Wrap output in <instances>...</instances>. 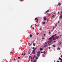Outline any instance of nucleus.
<instances>
[{
  "label": "nucleus",
  "instance_id": "f257e3e1",
  "mask_svg": "<svg viewBox=\"0 0 62 62\" xmlns=\"http://www.w3.org/2000/svg\"><path fill=\"white\" fill-rule=\"evenodd\" d=\"M59 38V36H56L55 37V38H54L53 39V40H56V39H58Z\"/></svg>",
  "mask_w": 62,
  "mask_h": 62
},
{
  "label": "nucleus",
  "instance_id": "f03ea898",
  "mask_svg": "<svg viewBox=\"0 0 62 62\" xmlns=\"http://www.w3.org/2000/svg\"><path fill=\"white\" fill-rule=\"evenodd\" d=\"M35 54V51H34L33 50L32 51V52L31 54Z\"/></svg>",
  "mask_w": 62,
  "mask_h": 62
},
{
  "label": "nucleus",
  "instance_id": "7ed1b4c3",
  "mask_svg": "<svg viewBox=\"0 0 62 62\" xmlns=\"http://www.w3.org/2000/svg\"><path fill=\"white\" fill-rule=\"evenodd\" d=\"M60 19H62V14H61L60 16Z\"/></svg>",
  "mask_w": 62,
  "mask_h": 62
},
{
  "label": "nucleus",
  "instance_id": "20e7f679",
  "mask_svg": "<svg viewBox=\"0 0 62 62\" xmlns=\"http://www.w3.org/2000/svg\"><path fill=\"white\" fill-rule=\"evenodd\" d=\"M52 41H53V40H51L48 41V44H49L50 43H51V42Z\"/></svg>",
  "mask_w": 62,
  "mask_h": 62
},
{
  "label": "nucleus",
  "instance_id": "39448f33",
  "mask_svg": "<svg viewBox=\"0 0 62 62\" xmlns=\"http://www.w3.org/2000/svg\"><path fill=\"white\" fill-rule=\"evenodd\" d=\"M36 55L37 56H38V57H39V54H37Z\"/></svg>",
  "mask_w": 62,
  "mask_h": 62
},
{
  "label": "nucleus",
  "instance_id": "423d86ee",
  "mask_svg": "<svg viewBox=\"0 0 62 62\" xmlns=\"http://www.w3.org/2000/svg\"><path fill=\"white\" fill-rule=\"evenodd\" d=\"M61 44H62V43L61 42H59L58 43L59 45H61Z\"/></svg>",
  "mask_w": 62,
  "mask_h": 62
},
{
  "label": "nucleus",
  "instance_id": "0eeeda50",
  "mask_svg": "<svg viewBox=\"0 0 62 62\" xmlns=\"http://www.w3.org/2000/svg\"><path fill=\"white\" fill-rule=\"evenodd\" d=\"M47 19V18L46 17H45L44 18V20L45 21Z\"/></svg>",
  "mask_w": 62,
  "mask_h": 62
},
{
  "label": "nucleus",
  "instance_id": "6e6552de",
  "mask_svg": "<svg viewBox=\"0 0 62 62\" xmlns=\"http://www.w3.org/2000/svg\"><path fill=\"white\" fill-rule=\"evenodd\" d=\"M36 49H37V48H35L33 50V51H35Z\"/></svg>",
  "mask_w": 62,
  "mask_h": 62
},
{
  "label": "nucleus",
  "instance_id": "1a4fd4ad",
  "mask_svg": "<svg viewBox=\"0 0 62 62\" xmlns=\"http://www.w3.org/2000/svg\"><path fill=\"white\" fill-rule=\"evenodd\" d=\"M42 24H45V22H43L42 23Z\"/></svg>",
  "mask_w": 62,
  "mask_h": 62
},
{
  "label": "nucleus",
  "instance_id": "9d476101",
  "mask_svg": "<svg viewBox=\"0 0 62 62\" xmlns=\"http://www.w3.org/2000/svg\"><path fill=\"white\" fill-rule=\"evenodd\" d=\"M61 5V4L59 3H58L57 5V6H60Z\"/></svg>",
  "mask_w": 62,
  "mask_h": 62
},
{
  "label": "nucleus",
  "instance_id": "9b49d317",
  "mask_svg": "<svg viewBox=\"0 0 62 62\" xmlns=\"http://www.w3.org/2000/svg\"><path fill=\"white\" fill-rule=\"evenodd\" d=\"M40 52L39 51H38V52H37V54H40Z\"/></svg>",
  "mask_w": 62,
  "mask_h": 62
},
{
  "label": "nucleus",
  "instance_id": "f8f14e48",
  "mask_svg": "<svg viewBox=\"0 0 62 62\" xmlns=\"http://www.w3.org/2000/svg\"><path fill=\"white\" fill-rule=\"evenodd\" d=\"M40 51H41V50H43V49L42 48H40Z\"/></svg>",
  "mask_w": 62,
  "mask_h": 62
},
{
  "label": "nucleus",
  "instance_id": "ddd939ff",
  "mask_svg": "<svg viewBox=\"0 0 62 62\" xmlns=\"http://www.w3.org/2000/svg\"><path fill=\"white\" fill-rule=\"evenodd\" d=\"M35 57H36V56H34L33 58H32V59H34L35 58Z\"/></svg>",
  "mask_w": 62,
  "mask_h": 62
},
{
  "label": "nucleus",
  "instance_id": "4468645a",
  "mask_svg": "<svg viewBox=\"0 0 62 62\" xmlns=\"http://www.w3.org/2000/svg\"><path fill=\"white\" fill-rule=\"evenodd\" d=\"M49 11V10H47L46 11V13H47V12H48Z\"/></svg>",
  "mask_w": 62,
  "mask_h": 62
},
{
  "label": "nucleus",
  "instance_id": "2eb2a0df",
  "mask_svg": "<svg viewBox=\"0 0 62 62\" xmlns=\"http://www.w3.org/2000/svg\"><path fill=\"white\" fill-rule=\"evenodd\" d=\"M32 35L31 34H30V38H31V37H32Z\"/></svg>",
  "mask_w": 62,
  "mask_h": 62
},
{
  "label": "nucleus",
  "instance_id": "dca6fc26",
  "mask_svg": "<svg viewBox=\"0 0 62 62\" xmlns=\"http://www.w3.org/2000/svg\"><path fill=\"white\" fill-rule=\"evenodd\" d=\"M48 15V16H50V14H46V15Z\"/></svg>",
  "mask_w": 62,
  "mask_h": 62
},
{
  "label": "nucleus",
  "instance_id": "f3484780",
  "mask_svg": "<svg viewBox=\"0 0 62 62\" xmlns=\"http://www.w3.org/2000/svg\"><path fill=\"white\" fill-rule=\"evenodd\" d=\"M38 19V18H36L35 19V21H36V20H37V19Z\"/></svg>",
  "mask_w": 62,
  "mask_h": 62
},
{
  "label": "nucleus",
  "instance_id": "a211bd4d",
  "mask_svg": "<svg viewBox=\"0 0 62 62\" xmlns=\"http://www.w3.org/2000/svg\"><path fill=\"white\" fill-rule=\"evenodd\" d=\"M51 38H54V36H53V35L51 36Z\"/></svg>",
  "mask_w": 62,
  "mask_h": 62
},
{
  "label": "nucleus",
  "instance_id": "6ab92c4d",
  "mask_svg": "<svg viewBox=\"0 0 62 62\" xmlns=\"http://www.w3.org/2000/svg\"><path fill=\"white\" fill-rule=\"evenodd\" d=\"M44 54H46V52L44 51Z\"/></svg>",
  "mask_w": 62,
  "mask_h": 62
},
{
  "label": "nucleus",
  "instance_id": "aec40b11",
  "mask_svg": "<svg viewBox=\"0 0 62 62\" xmlns=\"http://www.w3.org/2000/svg\"><path fill=\"white\" fill-rule=\"evenodd\" d=\"M53 36H54V37H55V36H56V34H55V35H53Z\"/></svg>",
  "mask_w": 62,
  "mask_h": 62
},
{
  "label": "nucleus",
  "instance_id": "412c9836",
  "mask_svg": "<svg viewBox=\"0 0 62 62\" xmlns=\"http://www.w3.org/2000/svg\"><path fill=\"white\" fill-rule=\"evenodd\" d=\"M51 33V31H49V35H51V33Z\"/></svg>",
  "mask_w": 62,
  "mask_h": 62
},
{
  "label": "nucleus",
  "instance_id": "4be33fe9",
  "mask_svg": "<svg viewBox=\"0 0 62 62\" xmlns=\"http://www.w3.org/2000/svg\"><path fill=\"white\" fill-rule=\"evenodd\" d=\"M44 47H45H45H47V45H45L44 46Z\"/></svg>",
  "mask_w": 62,
  "mask_h": 62
},
{
  "label": "nucleus",
  "instance_id": "5701e85b",
  "mask_svg": "<svg viewBox=\"0 0 62 62\" xmlns=\"http://www.w3.org/2000/svg\"><path fill=\"white\" fill-rule=\"evenodd\" d=\"M53 47H55V45H53Z\"/></svg>",
  "mask_w": 62,
  "mask_h": 62
},
{
  "label": "nucleus",
  "instance_id": "b1692460",
  "mask_svg": "<svg viewBox=\"0 0 62 62\" xmlns=\"http://www.w3.org/2000/svg\"><path fill=\"white\" fill-rule=\"evenodd\" d=\"M54 16H55L54 15L52 17H54Z\"/></svg>",
  "mask_w": 62,
  "mask_h": 62
},
{
  "label": "nucleus",
  "instance_id": "393cba45",
  "mask_svg": "<svg viewBox=\"0 0 62 62\" xmlns=\"http://www.w3.org/2000/svg\"><path fill=\"white\" fill-rule=\"evenodd\" d=\"M33 46H35V43H34L33 44Z\"/></svg>",
  "mask_w": 62,
  "mask_h": 62
},
{
  "label": "nucleus",
  "instance_id": "a878e982",
  "mask_svg": "<svg viewBox=\"0 0 62 62\" xmlns=\"http://www.w3.org/2000/svg\"><path fill=\"white\" fill-rule=\"evenodd\" d=\"M52 39V38H49V39Z\"/></svg>",
  "mask_w": 62,
  "mask_h": 62
},
{
  "label": "nucleus",
  "instance_id": "bb28decb",
  "mask_svg": "<svg viewBox=\"0 0 62 62\" xmlns=\"http://www.w3.org/2000/svg\"><path fill=\"white\" fill-rule=\"evenodd\" d=\"M40 30L41 31V30H42V29H41V27L40 28Z\"/></svg>",
  "mask_w": 62,
  "mask_h": 62
},
{
  "label": "nucleus",
  "instance_id": "cd10ccee",
  "mask_svg": "<svg viewBox=\"0 0 62 62\" xmlns=\"http://www.w3.org/2000/svg\"><path fill=\"white\" fill-rule=\"evenodd\" d=\"M61 58H59V60H61Z\"/></svg>",
  "mask_w": 62,
  "mask_h": 62
},
{
  "label": "nucleus",
  "instance_id": "c85d7f7f",
  "mask_svg": "<svg viewBox=\"0 0 62 62\" xmlns=\"http://www.w3.org/2000/svg\"><path fill=\"white\" fill-rule=\"evenodd\" d=\"M18 59H20V57H18Z\"/></svg>",
  "mask_w": 62,
  "mask_h": 62
},
{
  "label": "nucleus",
  "instance_id": "c756f323",
  "mask_svg": "<svg viewBox=\"0 0 62 62\" xmlns=\"http://www.w3.org/2000/svg\"><path fill=\"white\" fill-rule=\"evenodd\" d=\"M49 49H50L51 48V47H49Z\"/></svg>",
  "mask_w": 62,
  "mask_h": 62
},
{
  "label": "nucleus",
  "instance_id": "7c9ffc66",
  "mask_svg": "<svg viewBox=\"0 0 62 62\" xmlns=\"http://www.w3.org/2000/svg\"><path fill=\"white\" fill-rule=\"evenodd\" d=\"M43 56L44 57H45V55H43Z\"/></svg>",
  "mask_w": 62,
  "mask_h": 62
},
{
  "label": "nucleus",
  "instance_id": "2f4dec72",
  "mask_svg": "<svg viewBox=\"0 0 62 62\" xmlns=\"http://www.w3.org/2000/svg\"><path fill=\"white\" fill-rule=\"evenodd\" d=\"M55 42H56V41H55V40H54V43Z\"/></svg>",
  "mask_w": 62,
  "mask_h": 62
},
{
  "label": "nucleus",
  "instance_id": "473e14b6",
  "mask_svg": "<svg viewBox=\"0 0 62 62\" xmlns=\"http://www.w3.org/2000/svg\"><path fill=\"white\" fill-rule=\"evenodd\" d=\"M57 25V24L56 23L55 24V25L56 26H57V25Z\"/></svg>",
  "mask_w": 62,
  "mask_h": 62
},
{
  "label": "nucleus",
  "instance_id": "72a5a7b5",
  "mask_svg": "<svg viewBox=\"0 0 62 62\" xmlns=\"http://www.w3.org/2000/svg\"><path fill=\"white\" fill-rule=\"evenodd\" d=\"M25 55V53L23 54V55H24V56Z\"/></svg>",
  "mask_w": 62,
  "mask_h": 62
},
{
  "label": "nucleus",
  "instance_id": "f704fd0d",
  "mask_svg": "<svg viewBox=\"0 0 62 62\" xmlns=\"http://www.w3.org/2000/svg\"><path fill=\"white\" fill-rule=\"evenodd\" d=\"M36 59H38V58L37 57L36 58Z\"/></svg>",
  "mask_w": 62,
  "mask_h": 62
},
{
  "label": "nucleus",
  "instance_id": "c9c22d12",
  "mask_svg": "<svg viewBox=\"0 0 62 62\" xmlns=\"http://www.w3.org/2000/svg\"><path fill=\"white\" fill-rule=\"evenodd\" d=\"M32 58H33V57H31V59H32Z\"/></svg>",
  "mask_w": 62,
  "mask_h": 62
},
{
  "label": "nucleus",
  "instance_id": "e433bc0d",
  "mask_svg": "<svg viewBox=\"0 0 62 62\" xmlns=\"http://www.w3.org/2000/svg\"><path fill=\"white\" fill-rule=\"evenodd\" d=\"M34 61L35 62V61H37V60H35Z\"/></svg>",
  "mask_w": 62,
  "mask_h": 62
},
{
  "label": "nucleus",
  "instance_id": "4c0bfd02",
  "mask_svg": "<svg viewBox=\"0 0 62 62\" xmlns=\"http://www.w3.org/2000/svg\"><path fill=\"white\" fill-rule=\"evenodd\" d=\"M41 54H42V53H43V52L42 51L41 52Z\"/></svg>",
  "mask_w": 62,
  "mask_h": 62
},
{
  "label": "nucleus",
  "instance_id": "58836bf2",
  "mask_svg": "<svg viewBox=\"0 0 62 62\" xmlns=\"http://www.w3.org/2000/svg\"><path fill=\"white\" fill-rule=\"evenodd\" d=\"M58 49L59 50H60V48L59 47H58Z\"/></svg>",
  "mask_w": 62,
  "mask_h": 62
},
{
  "label": "nucleus",
  "instance_id": "ea45409f",
  "mask_svg": "<svg viewBox=\"0 0 62 62\" xmlns=\"http://www.w3.org/2000/svg\"><path fill=\"white\" fill-rule=\"evenodd\" d=\"M42 39H44V38H42Z\"/></svg>",
  "mask_w": 62,
  "mask_h": 62
},
{
  "label": "nucleus",
  "instance_id": "a19ab883",
  "mask_svg": "<svg viewBox=\"0 0 62 62\" xmlns=\"http://www.w3.org/2000/svg\"><path fill=\"white\" fill-rule=\"evenodd\" d=\"M30 54V52H28V54Z\"/></svg>",
  "mask_w": 62,
  "mask_h": 62
},
{
  "label": "nucleus",
  "instance_id": "79ce46f5",
  "mask_svg": "<svg viewBox=\"0 0 62 62\" xmlns=\"http://www.w3.org/2000/svg\"><path fill=\"white\" fill-rule=\"evenodd\" d=\"M34 41L33 40V41H32V43H34Z\"/></svg>",
  "mask_w": 62,
  "mask_h": 62
},
{
  "label": "nucleus",
  "instance_id": "37998d69",
  "mask_svg": "<svg viewBox=\"0 0 62 62\" xmlns=\"http://www.w3.org/2000/svg\"><path fill=\"white\" fill-rule=\"evenodd\" d=\"M20 1H23V0H20Z\"/></svg>",
  "mask_w": 62,
  "mask_h": 62
},
{
  "label": "nucleus",
  "instance_id": "c03bdc74",
  "mask_svg": "<svg viewBox=\"0 0 62 62\" xmlns=\"http://www.w3.org/2000/svg\"><path fill=\"white\" fill-rule=\"evenodd\" d=\"M32 49H34V47H33L32 48Z\"/></svg>",
  "mask_w": 62,
  "mask_h": 62
},
{
  "label": "nucleus",
  "instance_id": "a18cd8bd",
  "mask_svg": "<svg viewBox=\"0 0 62 62\" xmlns=\"http://www.w3.org/2000/svg\"><path fill=\"white\" fill-rule=\"evenodd\" d=\"M30 57H31V56H29V58H30Z\"/></svg>",
  "mask_w": 62,
  "mask_h": 62
},
{
  "label": "nucleus",
  "instance_id": "49530a36",
  "mask_svg": "<svg viewBox=\"0 0 62 62\" xmlns=\"http://www.w3.org/2000/svg\"><path fill=\"white\" fill-rule=\"evenodd\" d=\"M31 61H32V59H31Z\"/></svg>",
  "mask_w": 62,
  "mask_h": 62
},
{
  "label": "nucleus",
  "instance_id": "de8ad7c7",
  "mask_svg": "<svg viewBox=\"0 0 62 62\" xmlns=\"http://www.w3.org/2000/svg\"><path fill=\"white\" fill-rule=\"evenodd\" d=\"M45 43L46 44H47V43L46 42Z\"/></svg>",
  "mask_w": 62,
  "mask_h": 62
},
{
  "label": "nucleus",
  "instance_id": "09e8293b",
  "mask_svg": "<svg viewBox=\"0 0 62 62\" xmlns=\"http://www.w3.org/2000/svg\"><path fill=\"white\" fill-rule=\"evenodd\" d=\"M44 36H45V34H44Z\"/></svg>",
  "mask_w": 62,
  "mask_h": 62
},
{
  "label": "nucleus",
  "instance_id": "8fccbe9b",
  "mask_svg": "<svg viewBox=\"0 0 62 62\" xmlns=\"http://www.w3.org/2000/svg\"><path fill=\"white\" fill-rule=\"evenodd\" d=\"M33 29H34H34H35V28H34L33 27Z\"/></svg>",
  "mask_w": 62,
  "mask_h": 62
},
{
  "label": "nucleus",
  "instance_id": "3c124183",
  "mask_svg": "<svg viewBox=\"0 0 62 62\" xmlns=\"http://www.w3.org/2000/svg\"><path fill=\"white\" fill-rule=\"evenodd\" d=\"M31 44H30L29 45V46H31Z\"/></svg>",
  "mask_w": 62,
  "mask_h": 62
},
{
  "label": "nucleus",
  "instance_id": "603ef678",
  "mask_svg": "<svg viewBox=\"0 0 62 62\" xmlns=\"http://www.w3.org/2000/svg\"><path fill=\"white\" fill-rule=\"evenodd\" d=\"M10 53L11 54H12V52H10Z\"/></svg>",
  "mask_w": 62,
  "mask_h": 62
},
{
  "label": "nucleus",
  "instance_id": "864d4df0",
  "mask_svg": "<svg viewBox=\"0 0 62 62\" xmlns=\"http://www.w3.org/2000/svg\"><path fill=\"white\" fill-rule=\"evenodd\" d=\"M37 21H39V19H37Z\"/></svg>",
  "mask_w": 62,
  "mask_h": 62
},
{
  "label": "nucleus",
  "instance_id": "5fc2aeb1",
  "mask_svg": "<svg viewBox=\"0 0 62 62\" xmlns=\"http://www.w3.org/2000/svg\"><path fill=\"white\" fill-rule=\"evenodd\" d=\"M54 28H53V30H54Z\"/></svg>",
  "mask_w": 62,
  "mask_h": 62
},
{
  "label": "nucleus",
  "instance_id": "6e6d98bb",
  "mask_svg": "<svg viewBox=\"0 0 62 62\" xmlns=\"http://www.w3.org/2000/svg\"><path fill=\"white\" fill-rule=\"evenodd\" d=\"M39 24L38 26H39Z\"/></svg>",
  "mask_w": 62,
  "mask_h": 62
},
{
  "label": "nucleus",
  "instance_id": "4d7b16f0",
  "mask_svg": "<svg viewBox=\"0 0 62 62\" xmlns=\"http://www.w3.org/2000/svg\"><path fill=\"white\" fill-rule=\"evenodd\" d=\"M59 12H58V14H59Z\"/></svg>",
  "mask_w": 62,
  "mask_h": 62
},
{
  "label": "nucleus",
  "instance_id": "13d9d810",
  "mask_svg": "<svg viewBox=\"0 0 62 62\" xmlns=\"http://www.w3.org/2000/svg\"><path fill=\"white\" fill-rule=\"evenodd\" d=\"M35 25L36 26H37V25H36V24H35Z\"/></svg>",
  "mask_w": 62,
  "mask_h": 62
},
{
  "label": "nucleus",
  "instance_id": "bf43d9fd",
  "mask_svg": "<svg viewBox=\"0 0 62 62\" xmlns=\"http://www.w3.org/2000/svg\"><path fill=\"white\" fill-rule=\"evenodd\" d=\"M60 33V32H59L58 33V34H59V33Z\"/></svg>",
  "mask_w": 62,
  "mask_h": 62
},
{
  "label": "nucleus",
  "instance_id": "052dcab7",
  "mask_svg": "<svg viewBox=\"0 0 62 62\" xmlns=\"http://www.w3.org/2000/svg\"><path fill=\"white\" fill-rule=\"evenodd\" d=\"M61 57H62V55H61Z\"/></svg>",
  "mask_w": 62,
  "mask_h": 62
},
{
  "label": "nucleus",
  "instance_id": "680f3d73",
  "mask_svg": "<svg viewBox=\"0 0 62 62\" xmlns=\"http://www.w3.org/2000/svg\"><path fill=\"white\" fill-rule=\"evenodd\" d=\"M60 60H61V61H62V59H61Z\"/></svg>",
  "mask_w": 62,
  "mask_h": 62
},
{
  "label": "nucleus",
  "instance_id": "e2e57ef3",
  "mask_svg": "<svg viewBox=\"0 0 62 62\" xmlns=\"http://www.w3.org/2000/svg\"><path fill=\"white\" fill-rule=\"evenodd\" d=\"M39 34V33H38L37 34V35H38V34Z\"/></svg>",
  "mask_w": 62,
  "mask_h": 62
},
{
  "label": "nucleus",
  "instance_id": "0e129e2a",
  "mask_svg": "<svg viewBox=\"0 0 62 62\" xmlns=\"http://www.w3.org/2000/svg\"><path fill=\"white\" fill-rule=\"evenodd\" d=\"M36 22L37 23H38V21H36Z\"/></svg>",
  "mask_w": 62,
  "mask_h": 62
},
{
  "label": "nucleus",
  "instance_id": "69168bd1",
  "mask_svg": "<svg viewBox=\"0 0 62 62\" xmlns=\"http://www.w3.org/2000/svg\"><path fill=\"white\" fill-rule=\"evenodd\" d=\"M57 62H59V61H58Z\"/></svg>",
  "mask_w": 62,
  "mask_h": 62
},
{
  "label": "nucleus",
  "instance_id": "338daca9",
  "mask_svg": "<svg viewBox=\"0 0 62 62\" xmlns=\"http://www.w3.org/2000/svg\"><path fill=\"white\" fill-rule=\"evenodd\" d=\"M18 62H20V61H18Z\"/></svg>",
  "mask_w": 62,
  "mask_h": 62
},
{
  "label": "nucleus",
  "instance_id": "774afa93",
  "mask_svg": "<svg viewBox=\"0 0 62 62\" xmlns=\"http://www.w3.org/2000/svg\"><path fill=\"white\" fill-rule=\"evenodd\" d=\"M33 62H35V61H34Z\"/></svg>",
  "mask_w": 62,
  "mask_h": 62
}]
</instances>
